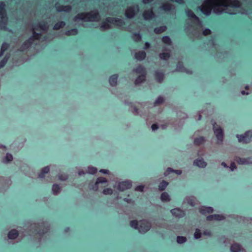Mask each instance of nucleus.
<instances>
[{
    "mask_svg": "<svg viewBox=\"0 0 252 252\" xmlns=\"http://www.w3.org/2000/svg\"><path fill=\"white\" fill-rule=\"evenodd\" d=\"M100 16L98 11L89 12H82L78 14L74 18V21L82 20L85 22L98 21Z\"/></svg>",
    "mask_w": 252,
    "mask_h": 252,
    "instance_id": "f257e3e1",
    "label": "nucleus"
},
{
    "mask_svg": "<svg viewBox=\"0 0 252 252\" xmlns=\"http://www.w3.org/2000/svg\"><path fill=\"white\" fill-rule=\"evenodd\" d=\"M110 24H115L118 26H124L125 25V22L121 19L117 18H106L105 21H103L101 24L100 27L103 29H108L110 28Z\"/></svg>",
    "mask_w": 252,
    "mask_h": 252,
    "instance_id": "f03ea898",
    "label": "nucleus"
},
{
    "mask_svg": "<svg viewBox=\"0 0 252 252\" xmlns=\"http://www.w3.org/2000/svg\"><path fill=\"white\" fill-rule=\"evenodd\" d=\"M216 0H205L204 5L199 7L200 10L205 15L209 16L211 13V11L214 5L219 6L220 4L215 3Z\"/></svg>",
    "mask_w": 252,
    "mask_h": 252,
    "instance_id": "7ed1b4c3",
    "label": "nucleus"
},
{
    "mask_svg": "<svg viewBox=\"0 0 252 252\" xmlns=\"http://www.w3.org/2000/svg\"><path fill=\"white\" fill-rule=\"evenodd\" d=\"M0 26L1 28H5L7 21V16L6 10V4L4 2L0 1Z\"/></svg>",
    "mask_w": 252,
    "mask_h": 252,
    "instance_id": "20e7f679",
    "label": "nucleus"
},
{
    "mask_svg": "<svg viewBox=\"0 0 252 252\" xmlns=\"http://www.w3.org/2000/svg\"><path fill=\"white\" fill-rule=\"evenodd\" d=\"M236 136L240 142L249 143L252 137V130H248L245 132L244 134H237Z\"/></svg>",
    "mask_w": 252,
    "mask_h": 252,
    "instance_id": "39448f33",
    "label": "nucleus"
},
{
    "mask_svg": "<svg viewBox=\"0 0 252 252\" xmlns=\"http://www.w3.org/2000/svg\"><path fill=\"white\" fill-rule=\"evenodd\" d=\"M151 227V223L146 220H143L139 221L138 230L140 232L146 233L150 229Z\"/></svg>",
    "mask_w": 252,
    "mask_h": 252,
    "instance_id": "423d86ee",
    "label": "nucleus"
},
{
    "mask_svg": "<svg viewBox=\"0 0 252 252\" xmlns=\"http://www.w3.org/2000/svg\"><path fill=\"white\" fill-rule=\"evenodd\" d=\"M138 10L139 8L137 5L134 6H129L126 10L125 15L127 18H132L134 17Z\"/></svg>",
    "mask_w": 252,
    "mask_h": 252,
    "instance_id": "0eeeda50",
    "label": "nucleus"
},
{
    "mask_svg": "<svg viewBox=\"0 0 252 252\" xmlns=\"http://www.w3.org/2000/svg\"><path fill=\"white\" fill-rule=\"evenodd\" d=\"M186 15L189 18L192 20V23L196 25H199L201 22L199 18L193 13V12L189 9L185 11Z\"/></svg>",
    "mask_w": 252,
    "mask_h": 252,
    "instance_id": "6e6552de",
    "label": "nucleus"
},
{
    "mask_svg": "<svg viewBox=\"0 0 252 252\" xmlns=\"http://www.w3.org/2000/svg\"><path fill=\"white\" fill-rule=\"evenodd\" d=\"M214 133L216 134V137L218 140V143H221L223 139V133L222 129L220 126L216 127L214 125Z\"/></svg>",
    "mask_w": 252,
    "mask_h": 252,
    "instance_id": "1a4fd4ad",
    "label": "nucleus"
},
{
    "mask_svg": "<svg viewBox=\"0 0 252 252\" xmlns=\"http://www.w3.org/2000/svg\"><path fill=\"white\" fill-rule=\"evenodd\" d=\"M132 187V183L129 181H125L120 182L118 189L120 191H124L127 189H130Z\"/></svg>",
    "mask_w": 252,
    "mask_h": 252,
    "instance_id": "9d476101",
    "label": "nucleus"
},
{
    "mask_svg": "<svg viewBox=\"0 0 252 252\" xmlns=\"http://www.w3.org/2000/svg\"><path fill=\"white\" fill-rule=\"evenodd\" d=\"M142 16L145 20L148 21L155 18L156 15L153 9L150 8L144 11L142 14Z\"/></svg>",
    "mask_w": 252,
    "mask_h": 252,
    "instance_id": "9b49d317",
    "label": "nucleus"
},
{
    "mask_svg": "<svg viewBox=\"0 0 252 252\" xmlns=\"http://www.w3.org/2000/svg\"><path fill=\"white\" fill-rule=\"evenodd\" d=\"M33 43L32 37H30L28 39L25 41L18 50L20 52H23L28 49Z\"/></svg>",
    "mask_w": 252,
    "mask_h": 252,
    "instance_id": "f8f14e48",
    "label": "nucleus"
},
{
    "mask_svg": "<svg viewBox=\"0 0 252 252\" xmlns=\"http://www.w3.org/2000/svg\"><path fill=\"white\" fill-rule=\"evenodd\" d=\"M55 8L58 12H69L71 10V6L69 5H63L60 4L59 3L57 2L55 4Z\"/></svg>",
    "mask_w": 252,
    "mask_h": 252,
    "instance_id": "ddd939ff",
    "label": "nucleus"
},
{
    "mask_svg": "<svg viewBox=\"0 0 252 252\" xmlns=\"http://www.w3.org/2000/svg\"><path fill=\"white\" fill-rule=\"evenodd\" d=\"M172 215L177 218H182L185 216V212L179 208H174L170 211Z\"/></svg>",
    "mask_w": 252,
    "mask_h": 252,
    "instance_id": "4468645a",
    "label": "nucleus"
},
{
    "mask_svg": "<svg viewBox=\"0 0 252 252\" xmlns=\"http://www.w3.org/2000/svg\"><path fill=\"white\" fill-rule=\"evenodd\" d=\"M35 229L34 231V233L36 235H38L41 237H42L44 234H46L49 229L47 227H44L42 229L39 228V225H35Z\"/></svg>",
    "mask_w": 252,
    "mask_h": 252,
    "instance_id": "2eb2a0df",
    "label": "nucleus"
},
{
    "mask_svg": "<svg viewBox=\"0 0 252 252\" xmlns=\"http://www.w3.org/2000/svg\"><path fill=\"white\" fill-rule=\"evenodd\" d=\"M224 219L225 217L223 215L219 214L210 215L206 218V220L208 221H212L214 220H222Z\"/></svg>",
    "mask_w": 252,
    "mask_h": 252,
    "instance_id": "dca6fc26",
    "label": "nucleus"
},
{
    "mask_svg": "<svg viewBox=\"0 0 252 252\" xmlns=\"http://www.w3.org/2000/svg\"><path fill=\"white\" fill-rule=\"evenodd\" d=\"M48 28L47 22L46 21H42L35 25L34 29L38 30L39 29L42 31H47Z\"/></svg>",
    "mask_w": 252,
    "mask_h": 252,
    "instance_id": "f3484780",
    "label": "nucleus"
},
{
    "mask_svg": "<svg viewBox=\"0 0 252 252\" xmlns=\"http://www.w3.org/2000/svg\"><path fill=\"white\" fill-rule=\"evenodd\" d=\"M146 53L145 51H139L135 53L134 58L136 60L142 61L145 59Z\"/></svg>",
    "mask_w": 252,
    "mask_h": 252,
    "instance_id": "a211bd4d",
    "label": "nucleus"
},
{
    "mask_svg": "<svg viewBox=\"0 0 252 252\" xmlns=\"http://www.w3.org/2000/svg\"><path fill=\"white\" fill-rule=\"evenodd\" d=\"M193 164L194 165L201 168H204L207 165L206 162L202 158H198L195 159L193 162Z\"/></svg>",
    "mask_w": 252,
    "mask_h": 252,
    "instance_id": "6ab92c4d",
    "label": "nucleus"
},
{
    "mask_svg": "<svg viewBox=\"0 0 252 252\" xmlns=\"http://www.w3.org/2000/svg\"><path fill=\"white\" fill-rule=\"evenodd\" d=\"M133 71L140 75H146V70L144 67L141 65H138L135 68L133 69Z\"/></svg>",
    "mask_w": 252,
    "mask_h": 252,
    "instance_id": "aec40b11",
    "label": "nucleus"
},
{
    "mask_svg": "<svg viewBox=\"0 0 252 252\" xmlns=\"http://www.w3.org/2000/svg\"><path fill=\"white\" fill-rule=\"evenodd\" d=\"M214 211L213 209L211 207H202L199 209V212L203 215H206L207 214H210L213 213Z\"/></svg>",
    "mask_w": 252,
    "mask_h": 252,
    "instance_id": "412c9836",
    "label": "nucleus"
},
{
    "mask_svg": "<svg viewBox=\"0 0 252 252\" xmlns=\"http://www.w3.org/2000/svg\"><path fill=\"white\" fill-rule=\"evenodd\" d=\"M118 75L116 74L112 75L109 78V82L112 86H116L117 84Z\"/></svg>",
    "mask_w": 252,
    "mask_h": 252,
    "instance_id": "4be33fe9",
    "label": "nucleus"
},
{
    "mask_svg": "<svg viewBox=\"0 0 252 252\" xmlns=\"http://www.w3.org/2000/svg\"><path fill=\"white\" fill-rule=\"evenodd\" d=\"M107 182V180L104 177H98L95 183L94 187V190H97L98 189V185L100 183H106Z\"/></svg>",
    "mask_w": 252,
    "mask_h": 252,
    "instance_id": "5701e85b",
    "label": "nucleus"
},
{
    "mask_svg": "<svg viewBox=\"0 0 252 252\" xmlns=\"http://www.w3.org/2000/svg\"><path fill=\"white\" fill-rule=\"evenodd\" d=\"M160 8L164 11H170L173 9V6L172 4L169 2H166L163 4L161 6Z\"/></svg>",
    "mask_w": 252,
    "mask_h": 252,
    "instance_id": "b1692460",
    "label": "nucleus"
},
{
    "mask_svg": "<svg viewBox=\"0 0 252 252\" xmlns=\"http://www.w3.org/2000/svg\"><path fill=\"white\" fill-rule=\"evenodd\" d=\"M19 235V233L16 229L11 230L8 233V238L9 239H15Z\"/></svg>",
    "mask_w": 252,
    "mask_h": 252,
    "instance_id": "393cba45",
    "label": "nucleus"
},
{
    "mask_svg": "<svg viewBox=\"0 0 252 252\" xmlns=\"http://www.w3.org/2000/svg\"><path fill=\"white\" fill-rule=\"evenodd\" d=\"M164 75L162 72L156 71L155 72V78L159 83H161L164 79Z\"/></svg>",
    "mask_w": 252,
    "mask_h": 252,
    "instance_id": "a878e982",
    "label": "nucleus"
},
{
    "mask_svg": "<svg viewBox=\"0 0 252 252\" xmlns=\"http://www.w3.org/2000/svg\"><path fill=\"white\" fill-rule=\"evenodd\" d=\"M176 70L181 72H188L182 62H179L177 64Z\"/></svg>",
    "mask_w": 252,
    "mask_h": 252,
    "instance_id": "bb28decb",
    "label": "nucleus"
},
{
    "mask_svg": "<svg viewBox=\"0 0 252 252\" xmlns=\"http://www.w3.org/2000/svg\"><path fill=\"white\" fill-rule=\"evenodd\" d=\"M167 29L166 26H161L155 28L154 32L156 34H160L165 32Z\"/></svg>",
    "mask_w": 252,
    "mask_h": 252,
    "instance_id": "cd10ccee",
    "label": "nucleus"
},
{
    "mask_svg": "<svg viewBox=\"0 0 252 252\" xmlns=\"http://www.w3.org/2000/svg\"><path fill=\"white\" fill-rule=\"evenodd\" d=\"M241 246L237 243L233 244L230 247L231 252H239L241 251Z\"/></svg>",
    "mask_w": 252,
    "mask_h": 252,
    "instance_id": "c85d7f7f",
    "label": "nucleus"
},
{
    "mask_svg": "<svg viewBox=\"0 0 252 252\" xmlns=\"http://www.w3.org/2000/svg\"><path fill=\"white\" fill-rule=\"evenodd\" d=\"M65 25V23L64 21H59L57 22L53 27V29L55 30H59L61 28L64 27Z\"/></svg>",
    "mask_w": 252,
    "mask_h": 252,
    "instance_id": "c756f323",
    "label": "nucleus"
},
{
    "mask_svg": "<svg viewBox=\"0 0 252 252\" xmlns=\"http://www.w3.org/2000/svg\"><path fill=\"white\" fill-rule=\"evenodd\" d=\"M146 76V75H140L139 76H138L136 78L134 81V84L137 85L144 82L145 80Z\"/></svg>",
    "mask_w": 252,
    "mask_h": 252,
    "instance_id": "7c9ffc66",
    "label": "nucleus"
},
{
    "mask_svg": "<svg viewBox=\"0 0 252 252\" xmlns=\"http://www.w3.org/2000/svg\"><path fill=\"white\" fill-rule=\"evenodd\" d=\"M229 6L231 7L239 8L241 6V3L238 0H231Z\"/></svg>",
    "mask_w": 252,
    "mask_h": 252,
    "instance_id": "2f4dec72",
    "label": "nucleus"
},
{
    "mask_svg": "<svg viewBox=\"0 0 252 252\" xmlns=\"http://www.w3.org/2000/svg\"><path fill=\"white\" fill-rule=\"evenodd\" d=\"M249 158H241L240 157L236 158V161L239 164H247L249 163Z\"/></svg>",
    "mask_w": 252,
    "mask_h": 252,
    "instance_id": "473e14b6",
    "label": "nucleus"
},
{
    "mask_svg": "<svg viewBox=\"0 0 252 252\" xmlns=\"http://www.w3.org/2000/svg\"><path fill=\"white\" fill-rule=\"evenodd\" d=\"M205 142V139L204 137L200 136L197 138H196L194 140V144L195 145H200L202 144Z\"/></svg>",
    "mask_w": 252,
    "mask_h": 252,
    "instance_id": "72a5a7b5",
    "label": "nucleus"
},
{
    "mask_svg": "<svg viewBox=\"0 0 252 252\" xmlns=\"http://www.w3.org/2000/svg\"><path fill=\"white\" fill-rule=\"evenodd\" d=\"M78 33V30L76 28H74L69 30H67L65 32V34L67 36L70 35H75Z\"/></svg>",
    "mask_w": 252,
    "mask_h": 252,
    "instance_id": "f704fd0d",
    "label": "nucleus"
},
{
    "mask_svg": "<svg viewBox=\"0 0 252 252\" xmlns=\"http://www.w3.org/2000/svg\"><path fill=\"white\" fill-rule=\"evenodd\" d=\"M175 172L178 175H180L182 173V171L180 170H174L171 168H168L164 172L165 176H167L170 173Z\"/></svg>",
    "mask_w": 252,
    "mask_h": 252,
    "instance_id": "c9c22d12",
    "label": "nucleus"
},
{
    "mask_svg": "<svg viewBox=\"0 0 252 252\" xmlns=\"http://www.w3.org/2000/svg\"><path fill=\"white\" fill-rule=\"evenodd\" d=\"M160 199L163 202H167L170 200L169 195L166 192H162L160 195Z\"/></svg>",
    "mask_w": 252,
    "mask_h": 252,
    "instance_id": "e433bc0d",
    "label": "nucleus"
},
{
    "mask_svg": "<svg viewBox=\"0 0 252 252\" xmlns=\"http://www.w3.org/2000/svg\"><path fill=\"white\" fill-rule=\"evenodd\" d=\"M162 41L163 43L167 45H171L172 44V40L168 36H164L162 38Z\"/></svg>",
    "mask_w": 252,
    "mask_h": 252,
    "instance_id": "4c0bfd02",
    "label": "nucleus"
},
{
    "mask_svg": "<svg viewBox=\"0 0 252 252\" xmlns=\"http://www.w3.org/2000/svg\"><path fill=\"white\" fill-rule=\"evenodd\" d=\"M168 183L165 181H162L158 185V189L160 191L164 190L168 186Z\"/></svg>",
    "mask_w": 252,
    "mask_h": 252,
    "instance_id": "58836bf2",
    "label": "nucleus"
},
{
    "mask_svg": "<svg viewBox=\"0 0 252 252\" xmlns=\"http://www.w3.org/2000/svg\"><path fill=\"white\" fill-rule=\"evenodd\" d=\"M170 57V54L169 53H161L159 54V57L160 59L163 60H168Z\"/></svg>",
    "mask_w": 252,
    "mask_h": 252,
    "instance_id": "ea45409f",
    "label": "nucleus"
},
{
    "mask_svg": "<svg viewBox=\"0 0 252 252\" xmlns=\"http://www.w3.org/2000/svg\"><path fill=\"white\" fill-rule=\"evenodd\" d=\"M9 59V56L6 55L2 60L0 62V69L4 66V65L7 63L8 60Z\"/></svg>",
    "mask_w": 252,
    "mask_h": 252,
    "instance_id": "a19ab883",
    "label": "nucleus"
},
{
    "mask_svg": "<svg viewBox=\"0 0 252 252\" xmlns=\"http://www.w3.org/2000/svg\"><path fill=\"white\" fill-rule=\"evenodd\" d=\"M130 226L135 229L138 230V222L137 220H131L129 223Z\"/></svg>",
    "mask_w": 252,
    "mask_h": 252,
    "instance_id": "79ce46f5",
    "label": "nucleus"
},
{
    "mask_svg": "<svg viewBox=\"0 0 252 252\" xmlns=\"http://www.w3.org/2000/svg\"><path fill=\"white\" fill-rule=\"evenodd\" d=\"M61 190L60 186L57 184H54L52 186V190L54 194H57Z\"/></svg>",
    "mask_w": 252,
    "mask_h": 252,
    "instance_id": "37998d69",
    "label": "nucleus"
},
{
    "mask_svg": "<svg viewBox=\"0 0 252 252\" xmlns=\"http://www.w3.org/2000/svg\"><path fill=\"white\" fill-rule=\"evenodd\" d=\"M132 38L135 41H139L141 40V35L139 33L134 32L132 34Z\"/></svg>",
    "mask_w": 252,
    "mask_h": 252,
    "instance_id": "c03bdc74",
    "label": "nucleus"
},
{
    "mask_svg": "<svg viewBox=\"0 0 252 252\" xmlns=\"http://www.w3.org/2000/svg\"><path fill=\"white\" fill-rule=\"evenodd\" d=\"M88 172L91 174H94L96 173L97 171V169L96 168L93 167V166H89L88 168Z\"/></svg>",
    "mask_w": 252,
    "mask_h": 252,
    "instance_id": "a18cd8bd",
    "label": "nucleus"
},
{
    "mask_svg": "<svg viewBox=\"0 0 252 252\" xmlns=\"http://www.w3.org/2000/svg\"><path fill=\"white\" fill-rule=\"evenodd\" d=\"M187 241L186 237L184 236H177V242L179 244H183Z\"/></svg>",
    "mask_w": 252,
    "mask_h": 252,
    "instance_id": "49530a36",
    "label": "nucleus"
},
{
    "mask_svg": "<svg viewBox=\"0 0 252 252\" xmlns=\"http://www.w3.org/2000/svg\"><path fill=\"white\" fill-rule=\"evenodd\" d=\"M41 36V34L40 33L36 32L35 31H33L32 32V36L31 37H32L33 41L34 39L38 40L39 39Z\"/></svg>",
    "mask_w": 252,
    "mask_h": 252,
    "instance_id": "de8ad7c7",
    "label": "nucleus"
},
{
    "mask_svg": "<svg viewBox=\"0 0 252 252\" xmlns=\"http://www.w3.org/2000/svg\"><path fill=\"white\" fill-rule=\"evenodd\" d=\"M194 237L195 239H200L201 237V233L200 231V230L198 228H196L195 229L194 234Z\"/></svg>",
    "mask_w": 252,
    "mask_h": 252,
    "instance_id": "09e8293b",
    "label": "nucleus"
},
{
    "mask_svg": "<svg viewBox=\"0 0 252 252\" xmlns=\"http://www.w3.org/2000/svg\"><path fill=\"white\" fill-rule=\"evenodd\" d=\"M9 47L10 45L9 43L4 42L1 45L0 49L2 50V51H5L9 48Z\"/></svg>",
    "mask_w": 252,
    "mask_h": 252,
    "instance_id": "8fccbe9b",
    "label": "nucleus"
},
{
    "mask_svg": "<svg viewBox=\"0 0 252 252\" xmlns=\"http://www.w3.org/2000/svg\"><path fill=\"white\" fill-rule=\"evenodd\" d=\"M103 193L105 195H111L113 193V190L111 188H106L103 189Z\"/></svg>",
    "mask_w": 252,
    "mask_h": 252,
    "instance_id": "3c124183",
    "label": "nucleus"
},
{
    "mask_svg": "<svg viewBox=\"0 0 252 252\" xmlns=\"http://www.w3.org/2000/svg\"><path fill=\"white\" fill-rule=\"evenodd\" d=\"M164 101V99L162 97H158L155 101V105H158L162 103Z\"/></svg>",
    "mask_w": 252,
    "mask_h": 252,
    "instance_id": "603ef678",
    "label": "nucleus"
},
{
    "mask_svg": "<svg viewBox=\"0 0 252 252\" xmlns=\"http://www.w3.org/2000/svg\"><path fill=\"white\" fill-rule=\"evenodd\" d=\"M202 33L204 35L206 36L211 33V31L209 29H205L203 30Z\"/></svg>",
    "mask_w": 252,
    "mask_h": 252,
    "instance_id": "864d4df0",
    "label": "nucleus"
},
{
    "mask_svg": "<svg viewBox=\"0 0 252 252\" xmlns=\"http://www.w3.org/2000/svg\"><path fill=\"white\" fill-rule=\"evenodd\" d=\"M13 159L12 155L10 154H7L5 156V160L9 162L12 161Z\"/></svg>",
    "mask_w": 252,
    "mask_h": 252,
    "instance_id": "5fc2aeb1",
    "label": "nucleus"
},
{
    "mask_svg": "<svg viewBox=\"0 0 252 252\" xmlns=\"http://www.w3.org/2000/svg\"><path fill=\"white\" fill-rule=\"evenodd\" d=\"M50 171V168L48 166L44 167L41 171H42L44 174L48 173Z\"/></svg>",
    "mask_w": 252,
    "mask_h": 252,
    "instance_id": "6e6d98bb",
    "label": "nucleus"
},
{
    "mask_svg": "<svg viewBox=\"0 0 252 252\" xmlns=\"http://www.w3.org/2000/svg\"><path fill=\"white\" fill-rule=\"evenodd\" d=\"M144 187L143 186L139 185V186H137L135 188V190H137V191H143V189H144Z\"/></svg>",
    "mask_w": 252,
    "mask_h": 252,
    "instance_id": "4d7b16f0",
    "label": "nucleus"
},
{
    "mask_svg": "<svg viewBox=\"0 0 252 252\" xmlns=\"http://www.w3.org/2000/svg\"><path fill=\"white\" fill-rule=\"evenodd\" d=\"M203 234L205 236H211L212 233L210 230H206L203 231Z\"/></svg>",
    "mask_w": 252,
    "mask_h": 252,
    "instance_id": "13d9d810",
    "label": "nucleus"
},
{
    "mask_svg": "<svg viewBox=\"0 0 252 252\" xmlns=\"http://www.w3.org/2000/svg\"><path fill=\"white\" fill-rule=\"evenodd\" d=\"M230 168L231 171H233L234 169L236 168V166L235 163L234 162H232L230 164Z\"/></svg>",
    "mask_w": 252,
    "mask_h": 252,
    "instance_id": "bf43d9fd",
    "label": "nucleus"
},
{
    "mask_svg": "<svg viewBox=\"0 0 252 252\" xmlns=\"http://www.w3.org/2000/svg\"><path fill=\"white\" fill-rule=\"evenodd\" d=\"M151 47V44L149 42H146L145 43H144V46L143 47V48L144 49H149L150 47Z\"/></svg>",
    "mask_w": 252,
    "mask_h": 252,
    "instance_id": "052dcab7",
    "label": "nucleus"
},
{
    "mask_svg": "<svg viewBox=\"0 0 252 252\" xmlns=\"http://www.w3.org/2000/svg\"><path fill=\"white\" fill-rule=\"evenodd\" d=\"M151 127H152V130H155L158 128V126L157 124H154L152 125Z\"/></svg>",
    "mask_w": 252,
    "mask_h": 252,
    "instance_id": "680f3d73",
    "label": "nucleus"
},
{
    "mask_svg": "<svg viewBox=\"0 0 252 252\" xmlns=\"http://www.w3.org/2000/svg\"><path fill=\"white\" fill-rule=\"evenodd\" d=\"M170 1L172 2H175L176 3H178L179 4H181L183 2V0H169Z\"/></svg>",
    "mask_w": 252,
    "mask_h": 252,
    "instance_id": "e2e57ef3",
    "label": "nucleus"
},
{
    "mask_svg": "<svg viewBox=\"0 0 252 252\" xmlns=\"http://www.w3.org/2000/svg\"><path fill=\"white\" fill-rule=\"evenodd\" d=\"M100 172L103 173V174H108L109 172V171L106 169H100L99 171Z\"/></svg>",
    "mask_w": 252,
    "mask_h": 252,
    "instance_id": "0e129e2a",
    "label": "nucleus"
},
{
    "mask_svg": "<svg viewBox=\"0 0 252 252\" xmlns=\"http://www.w3.org/2000/svg\"><path fill=\"white\" fill-rule=\"evenodd\" d=\"M45 174H44L42 171L40 172L38 175V177L40 178H43L45 177Z\"/></svg>",
    "mask_w": 252,
    "mask_h": 252,
    "instance_id": "69168bd1",
    "label": "nucleus"
},
{
    "mask_svg": "<svg viewBox=\"0 0 252 252\" xmlns=\"http://www.w3.org/2000/svg\"><path fill=\"white\" fill-rule=\"evenodd\" d=\"M154 0H143V2L145 4L151 3Z\"/></svg>",
    "mask_w": 252,
    "mask_h": 252,
    "instance_id": "338daca9",
    "label": "nucleus"
},
{
    "mask_svg": "<svg viewBox=\"0 0 252 252\" xmlns=\"http://www.w3.org/2000/svg\"><path fill=\"white\" fill-rule=\"evenodd\" d=\"M59 179L60 180H63V181H64V180H65L67 179V178H66V177H63V175H60V176H59Z\"/></svg>",
    "mask_w": 252,
    "mask_h": 252,
    "instance_id": "774afa93",
    "label": "nucleus"
}]
</instances>
